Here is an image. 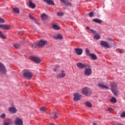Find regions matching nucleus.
<instances>
[{
    "instance_id": "f257e3e1",
    "label": "nucleus",
    "mask_w": 125,
    "mask_h": 125,
    "mask_svg": "<svg viewBox=\"0 0 125 125\" xmlns=\"http://www.w3.org/2000/svg\"><path fill=\"white\" fill-rule=\"evenodd\" d=\"M23 76L25 79L29 80L33 77V74L29 69H25L23 71Z\"/></svg>"
},
{
    "instance_id": "de8ad7c7",
    "label": "nucleus",
    "mask_w": 125,
    "mask_h": 125,
    "mask_svg": "<svg viewBox=\"0 0 125 125\" xmlns=\"http://www.w3.org/2000/svg\"><path fill=\"white\" fill-rule=\"evenodd\" d=\"M107 40L108 41L111 42L113 41V40H112V39H111V38H107Z\"/></svg>"
},
{
    "instance_id": "cd10ccee",
    "label": "nucleus",
    "mask_w": 125,
    "mask_h": 125,
    "mask_svg": "<svg viewBox=\"0 0 125 125\" xmlns=\"http://www.w3.org/2000/svg\"><path fill=\"white\" fill-rule=\"evenodd\" d=\"M110 102L112 103H116L117 102V99L115 97H112V98L110 100Z\"/></svg>"
},
{
    "instance_id": "4c0bfd02",
    "label": "nucleus",
    "mask_w": 125,
    "mask_h": 125,
    "mask_svg": "<svg viewBox=\"0 0 125 125\" xmlns=\"http://www.w3.org/2000/svg\"><path fill=\"white\" fill-rule=\"evenodd\" d=\"M64 13L63 12H58V16L59 17H62L63 16Z\"/></svg>"
},
{
    "instance_id": "39448f33",
    "label": "nucleus",
    "mask_w": 125,
    "mask_h": 125,
    "mask_svg": "<svg viewBox=\"0 0 125 125\" xmlns=\"http://www.w3.org/2000/svg\"><path fill=\"white\" fill-rule=\"evenodd\" d=\"M73 96H74L73 98V100L75 102H78L80 101L82 97V96L79 94V93H75L73 94Z\"/></svg>"
},
{
    "instance_id": "1a4fd4ad",
    "label": "nucleus",
    "mask_w": 125,
    "mask_h": 125,
    "mask_svg": "<svg viewBox=\"0 0 125 125\" xmlns=\"http://www.w3.org/2000/svg\"><path fill=\"white\" fill-rule=\"evenodd\" d=\"M30 59L37 63H40L42 62V60L40 58L35 56L30 57Z\"/></svg>"
},
{
    "instance_id": "3c124183",
    "label": "nucleus",
    "mask_w": 125,
    "mask_h": 125,
    "mask_svg": "<svg viewBox=\"0 0 125 125\" xmlns=\"http://www.w3.org/2000/svg\"><path fill=\"white\" fill-rule=\"evenodd\" d=\"M3 125H9V124L7 123V122H4Z\"/></svg>"
},
{
    "instance_id": "20e7f679",
    "label": "nucleus",
    "mask_w": 125,
    "mask_h": 125,
    "mask_svg": "<svg viewBox=\"0 0 125 125\" xmlns=\"http://www.w3.org/2000/svg\"><path fill=\"white\" fill-rule=\"evenodd\" d=\"M47 41L44 40H40L38 42V46L41 47H43L45 45H47Z\"/></svg>"
},
{
    "instance_id": "37998d69",
    "label": "nucleus",
    "mask_w": 125,
    "mask_h": 125,
    "mask_svg": "<svg viewBox=\"0 0 125 125\" xmlns=\"http://www.w3.org/2000/svg\"><path fill=\"white\" fill-rule=\"evenodd\" d=\"M58 67H59L58 65H56V68H54V71L55 72H57V70H58Z\"/></svg>"
},
{
    "instance_id": "72a5a7b5",
    "label": "nucleus",
    "mask_w": 125,
    "mask_h": 125,
    "mask_svg": "<svg viewBox=\"0 0 125 125\" xmlns=\"http://www.w3.org/2000/svg\"><path fill=\"white\" fill-rule=\"evenodd\" d=\"M85 51H86V54L87 55V56L89 57L90 55L91 54L90 53V51L87 48H85Z\"/></svg>"
},
{
    "instance_id": "0eeeda50",
    "label": "nucleus",
    "mask_w": 125,
    "mask_h": 125,
    "mask_svg": "<svg viewBox=\"0 0 125 125\" xmlns=\"http://www.w3.org/2000/svg\"><path fill=\"white\" fill-rule=\"evenodd\" d=\"M6 72V70L4 65L2 63L0 62V73L5 74Z\"/></svg>"
},
{
    "instance_id": "79ce46f5",
    "label": "nucleus",
    "mask_w": 125,
    "mask_h": 125,
    "mask_svg": "<svg viewBox=\"0 0 125 125\" xmlns=\"http://www.w3.org/2000/svg\"><path fill=\"white\" fill-rule=\"evenodd\" d=\"M118 50L121 53H124V50L123 49H118Z\"/></svg>"
},
{
    "instance_id": "c03bdc74",
    "label": "nucleus",
    "mask_w": 125,
    "mask_h": 125,
    "mask_svg": "<svg viewBox=\"0 0 125 125\" xmlns=\"http://www.w3.org/2000/svg\"><path fill=\"white\" fill-rule=\"evenodd\" d=\"M89 30L91 31L92 33H97V31H95L94 30L89 29Z\"/></svg>"
},
{
    "instance_id": "393cba45",
    "label": "nucleus",
    "mask_w": 125,
    "mask_h": 125,
    "mask_svg": "<svg viewBox=\"0 0 125 125\" xmlns=\"http://www.w3.org/2000/svg\"><path fill=\"white\" fill-rule=\"evenodd\" d=\"M12 10L14 11V13L17 14H20V9L18 8L15 7L13 8Z\"/></svg>"
},
{
    "instance_id": "c9c22d12",
    "label": "nucleus",
    "mask_w": 125,
    "mask_h": 125,
    "mask_svg": "<svg viewBox=\"0 0 125 125\" xmlns=\"http://www.w3.org/2000/svg\"><path fill=\"white\" fill-rule=\"evenodd\" d=\"M46 110V107H42L40 108V111L41 112H44Z\"/></svg>"
},
{
    "instance_id": "9d476101",
    "label": "nucleus",
    "mask_w": 125,
    "mask_h": 125,
    "mask_svg": "<svg viewBox=\"0 0 125 125\" xmlns=\"http://www.w3.org/2000/svg\"><path fill=\"white\" fill-rule=\"evenodd\" d=\"M84 74L86 76H89L92 74V69L91 68H86L85 69Z\"/></svg>"
},
{
    "instance_id": "ddd939ff",
    "label": "nucleus",
    "mask_w": 125,
    "mask_h": 125,
    "mask_svg": "<svg viewBox=\"0 0 125 125\" xmlns=\"http://www.w3.org/2000/svg\"><path fill=\"white\" fill-rule=\"evenodd\" d=\"M60 1L62 3H63V4H64L65 5L67 6L71 7L72 6L71 3L69 2L68 0H60Z\"/></svg>"
},
{
    "instance_id": "6e6552de",
    "label": "nucleus",
    "mask_w": 125,
    "mask_h": 125,
    "mask_svg": "<svg viewBox=\"0 0 125 125\" xmlns=\"http://www.w3.org/2000/svg\"><path fill=\"white\" fill-rule=\"evenodd\" d=\"M15 124L16 125H23V122L21 118H20V117H16V120H15Z\"/></svg>"
},
{
    "instance_id": "f8f14e48",
    "label": "nucleus",
    "mask_w": 125,
    "mask_h": 125,
    "mask_svg": "<svg viewBox=\"0 0 125 125\" xmlns=\"http://www.w3.org/2000/svg\"><path fill=\"white\" fill-rule=\"evenodd\" d=\"M75 51L76 54L79 56L82 55V54H83V49L82 48H75Z\"/></svg>"
},
{
    "instance_id": "412c9836",
    "label": "nucleus",
    "mask_w": 125,
    "mask_h": 125,
    "mask_svg": "<svg viewBox=\"0 0 125 125\" xmlns=\"http://www.w3.org/2000/svg\"><path fill=\"white\" fill-rule=\"evenodd\" d=\"M52 27L54 30L59 31L61 27L56 24H52Z\"/></svg>"
},
{
    "instance_id": "2f4dec72",
    "label": "nucleus",
    "mask_w": 125,
    "mask_h": 125,
    "mask_svg": "<svg viewBox=\"0 0 125 125\" xmlns=\"http://www.w3.org/2000/svg\"><path fill=\"white\" fill-rule=\"evenodd\" d=\"M0 38L1 39L5 40L6 39V37L2 35V32L0 30Z\"/></svg>"
},
{
    "instance_id": "f704fd0d",
    "label": "nucleus",
    "mask_w": 125,
    "mask_h": 125,
    "mask_svg": "<svg viewBox=\"0 0 125 125\" xmlns=\"http://www.w3.org/2000/svg\"><path fill=\"white\" fill-rule=\"evenodd\" d=\"M59 116V113L57 112H54V115L53 116L54 118H58V117Z\"/></svg>"
},
{
    "instance_id": "aec40b11",
    "label": "nucleus",
    "mask_w": 125,
    "mask_h": 125,
    "mask_svg": "<svg viewBox=\"0 0 125 125\" xmlns=\"http://www.w3.org/2000/svg\"><path fill=\"white\" fill-rule=\"evenodd\" d=\"M98 85L99 87H101L102 88H105L106 89H109V87L106 85H105L103 83H98Z\"/></svg>"
},
{
    "instance_id": "bb28decb",
    "label": "nucleus",
    "mask_w": 125,
    "mask_h": 125,
    "mask_svg": "<svg viewBox=\"0 0 125 125\" xmlns=\"http://www.w3.org/2000/svg\"><path fill=\"white\" fill-rule=\"evenodd\" d=\"M41 19L42 21H46L47 19V16L45 14H43L41 16Z\"/></svg>"
},
{
    "instance_id": "5701e85b",
    "label": "nucleus",
    "mask_w": 125,
    "mask_h": 125,
    "mask_svg": "<svg viewBox=\"0 0 125 125\" xmlns=\"http://www.w3.org/2000/svg\"><path fill=\"white\" fill-rule=\"evenodd\" d=\"M113 93L114 94L115 96H118L119 94V91L118 90L116 89H112L111 90Z\"/></svg>"
},
{
    "instance_id": "7c9ffc66",
    "label": "nucleus",
    "mask_w": 125,
    "mask_h": 125,
    "mask_svg": "<svg viewBox=\"0 0 125 125\" xmlns=\"http://www.w3.org/2000/svg\"><path fill=\"white\" fill-rule=\"evenodd\" d=\"M37 46H39L38 44H37L36 43H33L31 44V47L32 48H36Z\"/></svg>"
},
{
    "instance_id": "603ef678",
    "label": "nucleus",
    "mask_w": 125,
    "mask_h": 125,
    "mask_svg": "<svg viewBox=\"0 0 125 125\" xmlns=\"http://www.w3.org/2000/svg\"><path fill=\"white\" fill-rule=\"evenodd\" d=\"M25 42H26L24 40H23V41H21V43H25Z\"/></svg>"
},
{
    "instance_id": "e433bc0d",
    "label": "nucleus",
    "mask_w": 125,
    "mask_h": 125,
    "mask_svg": "<svg viewBox=\"0 0 125 125\" xmlns=\"http://www.w3.org/2000/svg\"><path fill=\"white\" fill-rule=\"evenodd\" d=\"M94 12L93 11H92V12H90L89 13V17L92 18V17H93L94 16Z\"/></svg>"
},
{
    "instance_id": "4be33fe9",
    "label": "nucleus",
    "mask_w": 125,
    "mask_h": 125,
    "mask_svg": "<svg viewBox=\"0 0 125 125\" xmlns=\"http://www.w3.org/2000/svg\"><path fill=\"white\" fill-rule=\"evenodd\" d=\"M93 21L99 24H101L102 23V21L101 19L97 18L93 19Z\"/></svg>"
},
{
    "instance_id": "9b49d317",
    "label": "nucleus",
    "mask_w": 125,
    "mask_h": 125,
    "mask_svg": "<svg viewBox=\"0 0 125 125\" xmlns=\"http://www.w3.org/2000/svg\"><path fill=\"white\" fill-rule=\"evenodd\" d=\"M65 77V72L64 70H62L60 73L57 75L58 78H63Z\"/></svg>"
},
{
    "instance_id": "6e6d98bb",
    "label": "nucleus",
    "mask_w": 125,
    "mask_h": 125,
    "mask_svg": "<svg viewBox=\"0 0 125 125\" xmlns=\"http://www.w3.org/2000/svg\"><path fill=\"white\" fill-rule=\"evenodd\" d=\"M93 125H97V124H96V123H94Z\"/></svg>"
},
{
    "instance_id": "864d4df0",
    "label": "nucleus",
    "mask_w": 125,
    "mask_h": 125,
    "mask_svg": "<svg viewBox=\"0 0 125 125\" xmlns=\"http://www.w3.org/2000/svg\"><path fill=\"white\" fill-rule=\"evenodd\" d=\"M86 28H87V29H90V28H89V26H87V27H86Z\"/></svg>"
},
{
    "instance_id": "5fc2aeb1",
    "label": "nucleus",
    "mask_w": 125,
    "mask_h": 125,
    "mask_svg": "<svg viewBox=\"0 0 125 125\" xmlns=\"http://www.w3.org/2000/svg\"><path fill=\"white\" fill-rule=\"evenodd\" d=\"M49 125H54V124L53 123H50Z\"/></svg>"
},
{
    "instance_id": "58836bf2",
    "label": "nucleus",
    "mask_w": 125,
    "mask_h": 125,
    "mask_svg": "<svg viewBox=\"0 0 125 125\" xmlns=\"http://www.w3.org/2000/svg\"><path fill=\"white\" fill-rule=\"evenodd\" d=\"M5 22V20L0 17V23H4Z\"/></svg>"
},
{
    "instance_id": "4468645a",
    "label": "nucleus",
    "mask_w": 125,
    "mask_h": 125,
    "mask_svg": "<svg viewBox=\"0 0 125 125\" xmlns=\"http://www.w3.org/2000/svg\"><path fill=\"white\" fill-rule=\"evenodd\" d=\"M0 28H2L3 30H8L10 28V26L8 25L0 24Z\"/></svg>"
},
{
    "instance_id": "ea45409f",
    "label": "nucleus",
    "mask_w": 125,
    "mask_h": 125,
    "mask_svg": "<svg viewBox=\"0 0 125 125\" xmlns=\"http://www.w3.org/2000/svg\"><path fill=\"white\" fill-rule=\"evenodd\" d=\"M5 116H6V114H5V113H2V114L0 115V117L1 119H4V118L5 117Z\"/></svg>"
},
{
    "instance_id": "a878e982",
    "label": "nucleus",
    "mask_w": 125,
    "mask_h": 125,
    "mask_svg": "<svg viewBox=\"0 0 125 125\" xmlns=\"http://www.w3.org/2000/svg\"><path fill=\"white\" fill-rule=\"evenodd\" d=\"M89 57H91L93 60H96L97 59V57L94 53H91Z\"/></svg>"
},
{
    "instance_id": "8fccbe9b",
    "label": "nucleus",
    "mask_w": 125,
    "mask_h": 125,
    "mask_svg": "<svg viewBox=\"0 0 125 125\" xmlns=\"http://www.w3.org/2000/svg\"><path fill=\"white\" fill-rule=\"evenodd\" d=\"M115 125H124V124H122V123H116V124H115Z\"/></svg>"
},
{
    "instance_id": "a19ab883",
    "label": "nucleus",
    "mask_w": 125,
    "mask_h": 125,
    "mask_svg": "<svg viewBox=\"0 0 125 125\" xmlns=\"http://www.w3.org/2000/svg\"><path fill=\"white\" fill-rule=\"evenodd\" d=\"M121 118H125V111H124L122 113V115H121Z\"/></svg>"
},
{
    "instance_id": "2eb2a0df",
    "label": "nucleus",
    "mask_w": 125,
    "mask_h": 125,
    "mask_svg": "<svg viewBox=\"0 0 125 125\" xmlns=\"http://www.w3.org/2000/svg\"><path fill=\"white\" fill-rule=\"evenodd\" d=\"M8 111L12 113H16L17 110L15 107H10L8 108Z\"/></svg>"
},
{
    "instance_id": "49530a36",
    "label": "nucleus",
    "mask_w": 125,
    "mask_h": 125,
    "mask_svg": "<svg viewBox=\"0 0 125 125\" xmlns=\"http://www.w3.org/2000/svg\"><path fill=\"white\" fill-rule=\"evenodd\" d=\"M7 123L8 125H11L13 124V121H8Z\"/></svg>"
},
{
    "instance_id": "c85d7f7f",
    "label": "nucleus",
    "mask_w": 125,
    "mask_h": 125,
    "mask_svg": "<svg viewBox=\"0 0 125 125\" xmlns=\"http://www.w3.org/2000/svg\"><path fill=\"white\" fill-rule=\"evenodd\" d=\"M85 105L88 107H92V104H91V103L89 102V101H87L85 103Z\"/></svg>"
},
{
    "instance_id": "c756f323",
    "label": "nucleus",
    "mask_w": 125,
    "mask_h": 125,
    "mask_svg": "<svg viewBox=\"0 0 125 125\" xmlns=\"http://www.w3.org/2000/svg\"><path fill=\"white\" fill-rule=\"evenodd\" d=\"M13 46L15 48V49H17L20 48V47H21V45L20 44L15 43L13 44Z\"/></svg>"
},
{
    "instance_id": "a18cd8bd",
    "label": "nucleus",
    "mask_w": 125,
    "mask_h": 125,
    "mask_svg": "<svg viewBox=\"0 0 125 125\" xmlns=\"http://www.w3.org/2000/svg\"><path fill=\"white\" fill-rule=\"evenodd\" d=\"M108 110L110 111H114V109L111 108V107H108Z\"/></svg>"
},
{
    "instance_id": "6ab92c4d",
    "label": "nucleus",
    "mask_w": 125,
    "mask_h": 125,
    "mask_svg": "<svg viewBox=\"0 0 125 125\" xmlns=\"http://www.w3.org/2000/svg\"><path fill=\"white\" fill-rule=\"evenodd\" d=\"M54 39L58 40H61L63 39L62 36L61 34H57L56 36H54Z\"/></svg>"
},
{
    "instance_id": "09e8293b",
    "label": "nucleus",
    "mask_w": 125,
    "mask_h": 125,
    "mask_svg": "<svg viewBox=\"0 0 125 125\" xmlns=\"http://www.w3.org/2000/svg\"><path fill=\"white\" fill-rule=\"evenodd\" d=\"M23 33H24V32H23V31H20V32H19V34H20V35H22Z\"/></svg>"
},
{
    "instance_id": "f03ea898",
    "label": "nucleus",
    "mask_w": 125,
    "mask_h": 125,
    "mask_svg": "<svg viewBox=\"0 0 125 125\" xmlns=\"http://www.w3.org/2000/svg\"><path fill=\"white\" fill-rule=\"evenodd\" d=\"M82 94L85 96H90L91 94V91L90 88L88 87H85L82 90Z\"/></svg>"
},
{
    "instance_id": "b1692460",
    "label": "nucleus",
    "mask_w": 125,
    "mask_h": 125,
    "mask_svg": "<svg viewBox=\"0 0 125 125\" xmlns=\"http://www.w3.org/2000/svg\"><path fill=\"white\" fill-rule=\"evenodd\" d=\"M94 38L95 40H99L101 39V36L99 33H96V34H95L94 36Z\"/></svg>"
},
{
    "instance_id": "dca6fc26",
    "label": "nucleus",
    "mask_w": 125,
    "mask_h": 125,
    "mask_svg": "<svg viewBox=\"0 0 125 125\" xmlns=\"http://www.w3.org/2000/svg\"><path fill=\"white\" fill-rule=\"evenodd\" d=\"M42 1L44 2L47 3V4L48 5H53V6L55 5V3H54V1L51 0H42Z\"/></svg>"
},
{
    "instance_id": "a211bd4d",
    "label": "nucleus",
    "mask_w": 125,
    "mask_h": 125,
    "mask_svg": "<svg viewBox=\"0 0 125 125\" xmlns=\"http://www.w3.org/2000/svg\"><path fill=\"white\" fill-rule=\"evenodd\" d=\"M29 7L31 9H35L36 8V5L30 0L29 1Z\"/></svg>"
},
{
    "instance_id": "423d86ee",
    "label": "nucleus",
    "mask_w": 125,
    "mask_h": 125,
    "mask_svg": "<svg viewBox=\"0 0 125 125\" xmlns=\"http://www.w3.org/2000/svg\"><path fill=\"white\" fill-rule=\"evenodd\" d=\"M77 67L80 69H83L86 68H89L90 66L86 64H83L82 62H79L77 64Z\"/></svg>"
},
{
    "instance_id": "7ed1b4c3",
    "label": "nucleus",
    "mask_w": 125,
    "mask_h": 125,
    "mask_svg": "<svg viewBox=\"0 0 125 125\" xmlns=\"http://www.w3.org/2000/svg\"><path fill=\"white\" fill-rule=\"evenodd\" d=\"M100 45L102 47L106 48H111L112 47V45L109 43L108 42L104 41H102L100 42Z\"/></svg>"
},
{
    "instance_id": "473e14b6",
    "label": "nucleus",
    "mask_w": 125,
    "mask_h": 125,
    "mask_svg": "<svg viewBox=\"0 0 125 125\" xmlns=\"http://www.w3.org/2000/svg\"><path fill=\"white\" fill-rule=\"evenodd\" d=\"M29 18L30 20L34 21L36 23H37V22L36 21L34 18L31 14L29 15Z\"/></svg>"
},
{
    "instance_id": "f3484780",
    "label": "nucleus",
    "mask_w": 125,
    "mask_h": 125,
    "mask_svg": "<svg viewBox=\"0 0 125 125\" xmlns=\"http://www.w3.org/2000/svg\"><path fill=\"white\" fill-rule=\"evenodd\" d=\"M111 90L117 89V84L116 83H111Z\"/></svg>"
}]
</instances>
